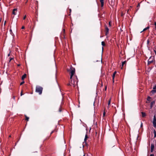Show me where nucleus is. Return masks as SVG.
Here are the masks:
<instances>
[{
	"mask_svg": "<svg viewBox=\"0 0 156 156\" xmlns=\"http://www.w3.org/2000/svg\"><path fill=\"white\" fill-rule=\"evenodd\" d=\"M43 88L42 87L39 86H37L36 87L35 91L38 93L40 95H41L42 92Z\"/></svg>",
	"mask_w": 156,
	"mask_h": 156,
	"instance_id": "f257e3e1",
	"label": "nucleus"
},
{
	"mask_svg": "<svg viewBox=\"0 0 156 156\" xmlns=\"http://www.w3.org/2000/svg\"><path fill=\"white\" fill-rule=\"evenodd\" d=\"M67 71L69 72L71 75H74L75 73V68L71 66L69 69H67Z\"/></svg>",
	"mask_w": 156,
	"mask_h": 156,
	"instance_id": "f03ea898",
	"label": "nucleus"
},
{
	"mask_svg": "<svg viewBox=\"0 0 156 156\" xmlns=\"http://www.w3.org/2000/svg\"><path fill=\"white\" fill-rule=\"evenodd\" d=\"M105 35H107L109 32V29L106 25H105Z\"/></svg>",
	"mask_w": 156,
	"mask_h": 156,
	"instance_id": "7ed1b4c3",
	"label": "nucleus"
},
{
	"mask_svg": "<svg viewBox=\"0 0 156 156\" xmlns=\"http://www.w3.org/2000/svg\"><path fill=\"white\" fill-rule=\"evenodd\" d=\"M151 152L152 153L153 152L154 149V144H151Z\"/></svg>",
	"mask_w": 156,
	"mask_h": 156,
	"instance_id": "20e7f679",
	"label": "nucleus"
},
{
	"mask_svg": "<svg viewBox=\"0 0 156 156\" xmlns=\"http://www.w3.org/2000/svg\"><path fill=\"white\" fill-rule=\"evenodd\" d=\"M151 58H152V57L151 56L150 57V58H149V59L148 60L147 65H149L151 63H152L153 62V60H150L151 59Z\"/></svg>",
	"mask_w": 156,
	"mask_h": 156,
	"instance_id": "39448f33",
	"label": "nucleus"
},
{
	"mask_svg": "<svg viewBox=\"0 0 156 156\" xmlns=\"http://www.w3.org/2000/svg\"><path fill=\"white\" fill-rule=\"evenodd\" d=\"M88 138V137L87 136V134H86V135H85V138H84V143H85V144L87 145V143H86V141L87 139V138Z\"/></svg>",
	"mask_w": 156,
	"mask_h": 156,
	"instance_id": "423d86ee",
	"label": "nucleus"
},
{
	"mask_svg": "<svg viewBox=\"0 0 156 156\" xmlns=\"http://www.w3.org/2000/svg\"><path fill=\"white\" fill-rule=\"evenodd\" d=\"M17 9H16V8L14 9L13 10L12 14L14 15H15L16 14V13L17 12Z\"/></svg>",
	"mask_w": 156,
	"mask_h": 156,
	"instance_id": "0eeeda50",
	"label": "nucleus"
},
{
	"mask_svg": "<svg viewBox=\"0 0 156 156\" xmlns=\"http://www.w3.org/2000/svg\"><path fill=\"white\" fill-rule=\"evenodd\" d=\"M69 82H70L71 83V84H72L73 85H74V87L75 86L74 85L75 84V81L74 80H69Z\"/></svg>",
	"mask_w": 156,
	"mask_h": 156,
	"instance_id": "6e6552de",
	"label": "nucleus"
},
{
	"mask_svg": "<svg viewBox=\"0 0 156 156\" xmlns=\"http://www.w3.org/2000/svg\"><path fill=\"white\" fill-rule=\"evenodd\" d=\"M104 0H100V2L101 3V6L102 7H103L104 5Z\"/></svg>",
	"mask_w": 156,
	"mask_h": 156,
	"instance_id": "1a4fd4ad",
	"label": "nucleus"
},
{
	"mask_svg": "<svg viewBox=\"0 0 156 156\" xmlns=\"http://www.w3.org/2000/svg\"><path fill=\"white\" fill-rule=\"evenodd\" d=\"M154 104H155V101H153L151 102V104H150L151 108L153 107V105Z\"/></svg>",
	"mask_w": 156,
	"mask_h": 156,
	"instance_id": "9d476101",
	"label": "nucleus"
},
{
	"mask_svg": "<svg viewBox=\"0 0 156 156\" xmlns=\"http://www.w3.org/2000/svg\"><path fill=\"white\" fill-rule=\"evenodd\" d=\"M116 73V71H115L113 74L112 77V79H113V82H114V79L115 78V76Z\"/></svg>",
	"mask_w": 156,
	"mask_h": 156,
	"instance_id": "9b49d317",
	"label": "nucleus"
},
{
	"mask_svg": "<svg viewBox=\"0 0 156 156\" xmlns=\"http://www.w3.org/2000/svg\"><path fill=\"white\" fill-rule=\"evenodd\" d=\"M141 113L142 115V116L143 117H145L146 116V115L145 112H141Z\"/></svg>",
	"mask_w": 156,
	"mask_h": 156,
	"instance_id": "f8f14e48",
	"label": "nucleus"
},
{
	"mask_svg": "<svg viewBox=\"0 0 156 156\" xmlns=\"http://www.w3.org/2000/svg\"><path fill=\"white\" fill-rule=\"evenodd\" d=\"M26 74H24L22 76V80H24V79L26 78Z\"/></svg>",
	"mask_w": 156,
	"mask_h": 156,
	"instance_id": "ddd939ff",
	"label": "nucleus"
},
{
	"mask_svg": "<svg viewBox=\"0 0 156 156\" xmlns=\"http://www.w3.org/2000/svg\"><path fill=\"white\" fill-rule=\"evenodd\" d=\"M149 27H149V26H147V27H146V28H144V29H143V30L142 31H141V32H140V33L142 32V31H145V30H147L149 28Z\"/></svg>",
	"mask_w": 156,
	"mask_h": 156,
	"instance_id": "4468645a",
	"label": "nucleus"
},
{
	"mask_svg": "<svg viewBox=\"0 0 156 156\" xmlns=\"http://www.w3.org/2000/svg\"><path fill=\"white\" fill-rule=\"evenodd\" d=\"M156 122V117L155 115L154 117V118L153 120V122Z\"/></svg>",
	"mask_w": 156,
	"mask_h": 156,
	"instance_id": "2eb2a0df",
	"label": "nucleus"
},
{
	"mask_svg": "<svg viewBox=\"0 0 156 156\" xmlns=\"http://www.w3.org/2000/svg\"><path fill=\"white\" fill-rule=\"evenodd\" d=\"M101 45L103 46H104L105 45V44L104 41L101 42Z\"/></svg>",
	"mask_w": 156,
	"mask_h": 156,
	"instance_id": "dca6fc26",
	"label": "nucleus"
},
{
	"mask_svg": "<svg viewBox=\"0 0 156 156\" xmlns=\"http://www.w3.org/2000/svg\"><path fill=\"white\" fill-rule=\"evenodd\" d=\"M25 120H26L27 121H28L29 119V118L28 117H27L26 115H25Z\"/></svg>",
	"mask_w": 156,
	"mask_h": 156,
	"instance_id": "f3484780",
	"label": "nucleus"
},
{
	"mask_svg": "<svg viewBox=\"0 0 156 156\" xmlns=\"http://www.w3.org/2000/svg\"><path fill=\"white\" fill-rule=\"evenodd\" d=\"M154 137H156V131L155 130H154Z\"/></svg>",
	"mask_w": 156,
	"mask_h": 156,
	"instance_id": "a211bd4d",
	"label": "nucleus"
},
{
	"mask_svg": "<svg viewBox=\"0 0 156 156\" xmlns=\"http://www.w3.org/2000/svg\"><path fill=\"white\" fill-rule=\"evenodd\" d=\"M153 126L154 127L156 128V122H153Z\"/></svg>",
	"mask_w": 156,
	"mask_h": 156,
	"instance_id": "6ab92c4d",
	"label": "nucleus"
},
{
	"mask_svg": "<svg viewBox=\"0 0 156 156\" xmlns=\"http://www.w3.org/2000/svg\"><path fill=\"white\" fill-rule=\"evenodd\" d=\"M73 75H71V74L70 78V80H73L72 77H73Z\"/></svg>",
	"mask_w": 156,
	"mask_h": 156,
	"instance_id": "aec40b11",
	"label": "nucleus"
},
{
	"mask_svg": "<svg viewBox=\"0 0 156 156\" xmlns=\"http://www.w3.org/2000/svg\"><path fill=\"white\" fill-rule=\"evenodd\" d=\"M151 92L152 93H154L156 92V90H154L153 89L151 91Z\"/></svg>",
	"mask_w": 156,
	"mask_h": 156,
	"instance_id": "412c9836",
	"label": "nucleus"
},
{
	"mask_svg": "<svg viewBox=\"0 0 156 156\" xmlns=\"http://www.w3.org/2000/svg\"><path fill=\"white\" fill-rule=\"evenodd\" d=\"M151 98L150 96H148L147 98V100L148 101H150Z\"/></svg>",
	"mask_w": 156,
	"mask_h": 156,
	"instance_id": "4be33fe9",
	"label": "nucleus"
},
{
	"mask_svg": "<svg viewBox=\"0 0 156 156\" xmlns=\"http://www.w3.org/2000/svg\"><path fill=\"white\" fill-rule=\"evenodd\" d=\"M126 63V61H124V62H122V66H123V65H124V64H125Z\"/></svg>",
	"mask_w": 156,
	"mask_h": 156,
	"instance_id": "5701e85b",
	"label": "nucleus"
},
{
	"mask_svg": "<svg viewBox=\"0 0 156 156\" xmlns=\"http://www.w3.org/2000/svg\"><path fill=\"white\" fill-rule=\"evenodd\" d=\"M111 23H112V22L111 21H109V23H108V24H109V26L110 27H111L112 26V25H111Z\"/></svg>",
	"mask_w": 156,
	"mask_h": 156,
	"instance_id": "b1692460",
	"label": "nucleus"
},
{
	"mask_svg": "<svg viewBox=\"0 0 156 156\" xmlns=\"http://www.w3.org/2000/svg\"><path fill=\"white\" fill-rule=\"evenodd\" d=\"M153 89L154 90H156V84L153 87Z\"/></svg>",
	"mask_w": 156,
	"mask_h": 156,
	"instance_id": "393cba45",
	"label": "nucleus"
},
{
	"mask_svg": "<svg viewBox=\"0 0 156 156\" xmlns=\"http://www.w3.org/2000/svg\"><path fill=\"white\" fill-rule=\"evenodd\" d=\"M24 83V81H23L22 82H21L20 83V85H21L22 84H23Z\"/></svg>",
	"mask_w": 156,
	"mask_h": 156,
	"instance_id": "a878e982",
	"label": "nucleus"
},
{
	"mask_svg": "<svg viewBox=\"0 0 156 156\" xmlns=\"http://www.w3.org/2000/svg\"><path fill=\"white\" fill-rule=\"evenodd\" d=\"M62 111V108L61 107H60L59 108V112H61Z\"/></svg>",
	"mask_w": 156,
	"mask_h": 156,
	"instance_id": "bb28decb",
	"label": "nucleus"
},
{
	"mask_svg": "<svg viewBox=\"0 0 156 156\" xmlns=\"http://www.w3.org/2000/svg\"><path fill=\"white\" fill-rule=\"evenodd\" d=\"M67 85L68 86H71L72 85V84H71V83L70 82H69V83L67 84Z\"/></svg>",
	"mask_w": 156,
	"mask_h": 156,
	"instance_id": "cd10ccee",
	"label": "nucleus"
},
{
	"mask_svg": "<svg viewBox=\"0 0 156 156\" xmlns=\"http://www.w3.org/2000/svg\"><path fill=\"white\" fill-rule=\"evenodd\" d=\"M110 104V100L108 103V105H109Z\"/></svg>",
	"mask_w": 156,
	"mask_h": 156,
	"instance_id": "c85d7f7f",
	"label": "nucleus"
},
{
	"mask_svg": "<svg viewBox=\"0 0 156 156\" xmlns=\"http://www.w3.org/2000/svg\"><path fill=\"white\" fill-rule=\"evenodd\" d=\"M154 25L155 26V29H156V22H154Z\"/></svg>",
	"mask_w": 156,
	"mask_h": 156,
	"instance_id": "c756f323",
	"label": "nucleus"
},
{
	"mask_svg": "<svg viewBox=\"0 0 156 156\" xmlns=\"http://www.w3.org/2000/svg\"><path fill=\"white\" fill-rule=\"evenodd\" d=\"M23 91H22V90L21 91V92L20 93V95L21 96H22L23 95Z\"/></svg>",
	"mask_w": 156,
	"mask_h": 156,
	"instance_id": "7c9ffc66",
	"label": "nucleus"
},
{
	"mask_svg": "<svg viewBox=\"0 0 156 156\" xmlns=\"http://www.w3.org/2000/svg\"><path fill=\"white\" fill-rule=\"evenodd\" d=\"M26 15H25V16H24V17H23V19L24 20H25V19H26Z\"/></svg>",
	"mask_w": 156,
	"mask_h": 156,
	"instance_id": "2f4dec72",
	"label": "nucleus"
},
{
	"mask_svg": "<svg viewBox=\"0 0 156 156\" xmlns=\"http://www.w3.org/2000/svg\"><path fill=\"white\" fill-rule=\"evenodd\" d=\"M54 132V130L52 131L50 133V135H51L52 133H53Z\"/></svg>",
	"mask_w": 156,
	"mask_h": 156,
	"instance_id": "473e14b6",
	"label": "nucleus"
},
{
	"mask_svg": "<svg viewBox=\"0 0 156 156\" xmlns=\"http://www.w3.org/2000/svg\"><path fill=\"white\" fill-rule=\"evenodd\" d=\"M149 40H147V44H149Z\"/></svg>",
	"mask_w": 156,
	"mask_h": 156,
	"instance_id": "72a5a7b5",
	"label": "nucleus"
},
{
	"mask_svg": "<svg viewBox=\"0 0 156 156\" xmlns=\"http://www.w3.org/2000/svg\"><path fill=\"white\" fill-rule=\"evenodd\" d=\"M21 28L22 29H24L25 28V27L24 26H23Z\"/></svg>",
	"mask_w": 156,
	"mask_h": 156,
	"instance_id": "f704fd0d",
	"label": "nucleus"
},
{
	"mask_svg": "<svg viewBox=\"0 0 156 156\" xmlns=\"http://www.w3.org/2000/svg\"><path fill=\"white\" fill-rule=\"evenodd\" d=\"M150 156H154V154H151Z\"/></svg>",
	"mask_w": 156,
	"mask_h": 156,
	"instance_id": "c9c22d12",
	"label": "nucleus"
},
{
	"mask_svg": "<svg viewBox=\"0 0 156 156\" xmlns=\"http://www.w3.org/2000/svg\"><path fill=\"white\" fill-rule=\"evenodd\" d=\"M140 6V4H138L137 6V7H139Z\"/></svg>",
	"mask_w": 156,
	"mask_h": 156,
	"instance_id": "e433bc0d",
	"label": "nucleus"
},
{
	"mask_svg": "<svg viewBox=\"0 0 156 156\" xmlns=\"http://www.w3.org/2000/svg\"><path fill=\"white\" fill-rule=\"evenodd\" d=\"M13 59V58H10V61H9V62H10L12 60V59Z\"/></svg>",
	"mask_w": 156,
	"mask_h": 156,
	"instance_id": "4c0bfd02",
	"label": "nucleus"
},
{
	"mask_svg": "<svg viewBox=\"0 0 156 156\" xmlns=\"http://www.w3.org/2000/svg\"><path fill=\"white\" fill-rule=\"evenodd\" d=\"M105 115V112H104L103 113V115L104 116Z\"/></svg>",
	"mask_w": 156,
	"mask_h": 156,
	"instance_id": "58836bf2",
	"label": "nucleus"
},
{
	"mask_svg": "<svg viewBox=\"0 0 156 156\" xmlns=\"http://www.w3.org/2000/svg\"><path fill=\"white\" fill-rule=\"evenodd\" d=\"M142 126H143V124H142V123H141V125H140L141 127H142Z\"/></svg>",
	"mask_w": 156,
	"mask_h": 156,
	"instance_id": "ea45409f",
	"label": "nucleus"
},
{
	"mask_svg": "<svg viewBox=\"0 0 156 156\" xmlns=\"http://www.w3.org/2000/svg\"><path fill=\"white\" fill-rule=\"evenodd\" d=\"M154 53L156 55V51L155 50H154Z\"/></svg>",
	"mask_w": 156,
	"mask_h": 156,
	"instance_id": "a19ab883",
	"label": "nucleus"
},
{
	"mask_svg": "<svg viewBox=\"0 0 156 156\" xmlns=\"http://www.w3.org/2000/svg\"><path fill=\"white\" fill-rule=\"evenodd\" d=\"M103 49H104L103 47H102V51H103Z\"/></svg>",
	"mask_w": 156,
	"mask_h": 156,
	"instance_id": "79ce46f5",
	"label": "nucleus"
},
{
	"mask_svg": "<svg viewBox=\"0 0 156 156\" xmlns=\"http://www.w3.org/2000/svg\"><path fill=\"white\" fill-rule=\"evenodd\" d=\"M13 99H15V97L14 96H13Z\"/></svg>",
	"mask_w": 156,
	"mask_h": 156,
	"instance_id": "37998d69",
	"label": "nucleus"
},
{
	"mask_svg": "<svg viewBox=\"0 0 156 156\" xmlns=\"http://www.w3.org/2000/svg\"><path fill=\"white\" fill-rule=\"evenodd\" d=\"M8 56H10V54H8Z\"/></svg>",
	"mask_w": 156,
	"mask_h": 156,
	"instance_id": "c03bdc74",
	"label": "nucleus"
},
{
	"mask_svg": "<svg viewBox=\"0 0 156 156\" xmlns=\"http://www.w3.org/2000/svg\"><path fill=\"white\" fill-rule=\"evenodd\" d=\"M17 66H20V64H18Z\"/></svg>",
	"mask_w": 156,
	"mask_h": 156,
	"instance_id": "a18cd8bd",
	"label": "nucleus"
},
{
	"mask_svg": "<svg viewBox=\"0 0 156 156\" xmlns=\"http://www.w3.org/2000/svg\"><path fill=\"white\" fill-rule=\"evenodd\" d=\"M69 10L70 11H71V9H69Z\"/></svg>",
	"mask_w": 156,
	"mask_h": 156,
	"instance_id": "49530a36",
	"label": "nucleus"
},
{
	"mask_svg": "<svg viewBox=\"0 0 156 156\" xmlns=\"http://www.w3.org/2000/svg\"><path fill=\"white\" fill-rule=\"evenodd\" d=\"M106 88H106V87H105V90H106Z\"/></svg>",
	"mask_w": 156,
	"mask_h": 156,
	"instance_id": "de8ad7c7",
	"label": "nucleus"
},
{
	"mask_svg": "<svg viewBox=\"0 0 156 156\" xmlns=\"http://www.w3.org/2000/svg\"><path fill=\"white\" fill-rule=\"evenodd\" d=\"M83 156H85V154H84L83 155Z\"/></svg>",
	"mask_w": 156,
	"mask_h": 156,
	"instance_id": "09e8293b",
	"label": "nucleus"
},
{
	"mask_svg": "<svg viewBox=\"0 0 156 156\" xmlns=\"http://www.w3.org/2000/svg\"><path fill=\"white\" fill-rule=\"evenodd\" d=\"M11 136V135H10V136H9V137H10Z\"/></svg>",
	"mask_w": 156,
	"mask_h": 156,
	"instance_id": "8fccbe9b",
	"label": "nucleus"
},
{
	"mask_svg": "<svg viewBox=\"0 0 156 156\" xmlns=\"http://www.w3.org/2000/svg\"><path fill=\"white\" fill-rule=\"evenodd\" d=\"M5 22H5V23H4V24H5Z\"/></svg>",
	"mask_w": 156,
	"mask_h": 156,
	"instance_id": "3c124183",
	"label": "nucleus"
}]
</instances>
